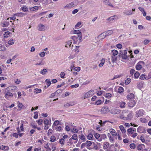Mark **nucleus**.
<instances>
[{
  "instance_id": "1",
  "label": "nucleus",
  "mask_w": 151,
  "mask_h": 151,
  "mask_svg": "<svg viewBox=\"0 0 151 151\" xmlns=\"http://www.w3.org/2000/svg\"><path fill=\"white\" fill-rule=\"evenodd\" d=\"M9 88H7L6 89V92L4 93L5 94L4 97L8 100L9 98L12 97L13 96V94L11 92L8 91Z\"/></svg>"
},
{
  "instance_id": "2",
  "label": "nucleus",
  "mask_w": 151,
  "mask_h": 151,
  "mask_svg": "<svg viewBox=\"0 0 151 151\" xmlns=\"http://www.w3.org/2000/svg\"><path fill=\"white\" fill-rule=\"evenodd\" d=\"M93 143H94L93 142L90 141H87L86 142L83 143L81 144V148L82 149L86 146L87 148L88 149V147H90L92 145Z\"/></svg>"
},
{
  "instance_id": "3",
  "label": "nucleus",
  "mask_w": 151,
  "mask_h": 151,
  "mask_svg": "<svg viewBox=\"0 0 151 151\" xmlns=\"http://www.w3.org/2000/svg\"><path fill=\"white\" fill-rule=\"evenodd\" d=\"M128 111L127 110H124L120 116V117L122 119L124 120H125L126 117L128 114Z\"/></svg>"
},
{
  "instance_id": "4",
  "label": "nucleus",
  "mask_w": 151,
  "mask_h": 151,
  "mask_svg": "<svg viewBox=\"0 0 151 151\" xmlns=\"http://www.w3.org/2000/svg\"><path fill=\"white\" fill-rule=\"evenodd\" d=\"M145 63L143 61H139L136 65L135 68L137 70H140L142 68V66L144 65Z\"/></svg>"
},
{
  "instance_id": "5",
  "label": "nucleus",
  "mask_w": 151,
  "mask_h": 151,
  "mask_svg": "<svg viewBox=\"0 0 151 151\" xmlns=\"http://www.w3.org/2000/svg\"><path fill=\"white\" fill-rule=\"evenodd\" d=\"M110 111L111 113L113 114H118L121 112V110L119 109L116 108L111 109Z\"/></svg>"
},
{
  "instance_id": "6",
  "label": "nucleus",
  "mask_w": 151,
  "mask_h": 151,
  "mask_svg": "<svg viewBox=\"0 0 151 151\" xmlns=\"http://www.w3.org/2000/svg\"><path fill=\"white\" fill-rule=\"evenodd\" d=\"M135 11V9H133L132 10H126L125 12H124V13L127 15H130L134 14V13L133 12H134Z\"/></svg>"
},
{
  "instance_id": "7",
  "label": "nucleus",
  "mask_w": 151,
  "mask_h": 151,
  "mask_svg": "<svg viewBox=\"0 0 151 151\" xmlns=\"http://www.w3.org/2000/svg\"><path fill=\"white\" fill-rule=\"evenodd\" d=\"M109 111V109L108 107H103L101 108V112L102 114H107Z\"/></svg>"
},
{
  "instance_id": "8",
  "label": "nucleus",
  "mask_w": 151,
  "mask_h": 151,
  "mask_svg": "<svg viewBox=\"0 0 151 151\" xmlns=\"http://www.w3.org/2000/svg\"><path fill=\"white\" fill-rule=\"evenodd\" d=\"M46 28V26L41 24H40L38 25V30L40 31H44Z\"/></svg>"
},
{
  "instance_id": "9",
  "label": "nucleus",
  "mask_w": 151,
  "mask_h": 151,
  "mask_svg": "<svg viewBox=\"0 0 151 151\" xmlns=\"http://www.w3.org/2000/svg\"><path fill=\"white\" fill-rule=\"evenodd\" d=\"M143 114V110H139L136 112L135 116L137 117H138L142 116Z\"/></svg>"
},
{
  "instance_id": "10",
  "label": "nucleus",
  "mask_w": 151,
  "mask_h": 151,
  "mask_svg": "<svg viewBox=\"0 0 151 151\" xmlns=\"http://www.w3.org/2000/svg\"><path fill=\"white\" fill-rule=\"evenodd\" d=\"M127 54V50H124L123 51V53L120 57L123 59H127L128 58Z\"/></svg>"
},
{
  "instance_id": "11",
  "label": "nucleus",
  "mask_w": 151,
  "mask_h": 151,
  "mask_svg": "<svg viewBox=\"0 0 151 151\" xmlns=\"http://www.w3.org/2000/svg\"><path fill=\"white\" fill-rule=\"evenodd\" d=\"M75 6L74 3L73 2H72L69 3L68 4H67L66 6H65L64 8H67L68 9H71L72 7H73Z\"/></svg>"
},
{
  "instance_id": "12",
  "label": "nucleus",
  "mask_w": 151,
  "mask_h": 151,
  "mask_svg": "<svg viewBox=\"0 0 151 151\" xmlns=\"http://www.w3.org/2000/svg\"><path fill=\"white\" fill-rule=\"evenodd\" d=\"M132 113H128V114L126 117L125 120H130L132 119Z\"/></svg>"
},
{
  "instance_id": "13",
  "label": "nucleus",
  "mask_w": 151,
  "mask_h": 151,
  "mask_svg": "<svg viewBox=\"0 0 151 151\" xmlns=\"http://www.w3.org/2000/svg\"><path fill=\"white\" fill-rule=\"evenodd\" d=\"M14 41L12 39H11L8 42V44L6 45V47H8L9 45H13L14 43Z\"/></svg>"
},
{
  "instance_id": "14",
  "label": "nucleus",
  "mask_w": 151,
  "mask_h": 151,
  "mask_svg": "<svg viewBox=\"0 0 151 151\" xmlns=\"http://www.w3.org/2000/svg\"><path fill=\"white\" fill-rule=\"evenodd\" d=\"M134 96L133 93H130L128 94L127 96V99L129 100H132L134 99Z\"/></svg>"
},
{
  "instance_id": "15",
  "label": "nucleus",
  "mask_w": 151,
  "mask_h": 151,
  "mask_svg": "<svg viewBox=\"0 0 151 151\" xmlns=\"http://www.w3.org/2000/svg\"><path fill=\"white\" fill-rule=\"evenodd\" d=\"M94 135L95 138L99 142L101 141V139L100 138V134L98 133H95L94 134Z\"/></svg>"
},
{
  "instance_id": "16",
  "label": "nucleus",
  "mask_w": 151,
  "mask_h": 151,
  "mask_svg": "<svg viewBox=\"0 0 151 151\" xmlns=\"http://www.w3.org/2000/svg\"><path fill=\"white\" fill-rule=\"evenodd\" d=\"M11 34V32L9 31L5 32L3 35V37L4 38H8L10 36Z\"/></svg>"
},
{
  "instance_id": "17",
  "label": "nucleus",
  "mask_w": 151,
  "mask_h": 151,
  "mask_svg": "<svg viewBox=\"0 0 151 151\" xmlns=\"http://www.w3.org/2000/svg\"><path fill=\"white\" fill-rule=\"evenodd\" d=\"M109 132L111 135L113 136H115L117 135V133L115 130L112 128L109 129Z\"/></svg>"
},
{
  "instance_id": "18",
  "label": "nucleus",
  "mask_w": 151,
  "mask_h": 151,
  "mask_svg": "<svg viewBox=\"0 0 151 151\" xmlns=\"http://www.w3.org/2000/svg\"><path fill=\"white\" fill-rule=\"evenodd\" d=\"M137 131L138 132L140 133H144L145 130L143 127H139L137 128Z\"/></svg>"
},
{
  "instance_id": "19",
  "label": "nucleus",
  "mask_w": 151,
  "mask_h": 151,
  "mask_svg": "<svg viewBox=\"0 0 151 151\" xmlns=\"http://www.w3.org/2000/svg\"><path fill=\"white\" fill-rule=\"evenodd\" d=\"M93 94L92 93H90V92H88L84 95V98L85 99L86 98L90 97L92 96Z\"/></svg>"
},
{
  "instance_id": "20",
  "label": "nucleus",
  "mask_w": 151,
  "mask_h": 151,
  "mask_svg": "<svg viewBox=\"0 0 151 151\" xmlns=\"http://www.w3.org/2000/svg\"><path fill=\"white\" fill-rule=\"evenodd\" d=\"M136 103L134 101L131 100L129 102L128 106L130 107H133L135 104Z\"/></svg>"
},
{
  "instance_id": "21",
  "label": "nucleus",
  "mask_w": 151,
  "mask_h": 151,
  "mask_svg": "<svg viewBox=\"0 0 151 151\" xmlns=\"http://www.w3.org/2000/svg\"><path fill=\"white\" fill-rule=\"evenodd\" d=\"M6 48L5 47L3 43L1 42H0V50L4 51L5 50Z\"/></svg>"
},
{
  "instance_id": "22",
  "label": "nucleus",
  "mask_w": 151,
  "mask_h": 151,
  "mask_svg": "<svg viewBox=\"0 0 151 151\" xmlns=\"http://www.w3.org/2000/svg\"><path fill=\"white\" fill-rule=\"evenodd\" d=\"M135 130V129H132V128H130L127 129V132L129 134H133Z\"/></svg>"
},
{
  "instance_id": "23",
  "label": "nucleus",
  "mask_w": 151,
  "mask_h": 151,
  "mask_svg": "<svg viewBox=\"0 0 151 151\" xmlns=\"http://www.w3.org/2000/svg\"><path fill=\"white\" fill-rule=\"evenodd\" d=\"M115 17L113 16L109 17L107 19V20L110 23H113L114 22Z\"/></svg>"
},
{
  "instance_id": "24",
  "label": "nucleus",
  "mask_w": 151,
  "mask_h": 151,
  "mask_svg": "<svg viewBox=\"0 0 151 151\" xmlns=\"http://www.w3.org/2000/svg\"><path fill=\"white\" fill-rule=\"evenodd\" d=\"M87 138L89 140H93V137L92 134L89 133L87 136Z\"/></svg>"
},
{
  "instance_id": "25",
  "label": "nucleus",
  "mask_w": 151,
  "mask_h": 151,
  "mask_svg": "<svg viewBox=\"0 0 151 151\" xmlns=\"http://www.w3.org/2000/svg\"><path fill=\"white\" fill-rule=\"evenodd\" d=\"M109 146V144L108 142H104L103 145V148L104 149H107L108 148Z\"/></svg>"
},
{
  "instance_id": "26",
  "label": "nucleus",
  "mask_w": 151,
  "mask_h": 151,
  "mask_svg": "<svg viewBox=\"0 0 151 151\" xmlns=\"http://www.w3.org/2000/svg\"><path fill=\"white\" fill-rule=\"evenodd\" d=\"M72 43V42L71 41H68L65 42V46L66 47H70Z\"/></svg>"
},
{
  "instance_id": "27",
  "label": "nucleus",
  "mask_w": 151,
  "mask_h": 151,
  "mask_svg": "<svg viewBox=\"0 0 151 151\" xmlns=\"http://www.w3.org/2000/svg\"><path fill=\"white\" fill-rule=\"evenodd\" d=\"M2 24V26L3 27H7L9 25V22L4 21L3 22L1 23Z\"/></svg>"
},
{
  "instance_id": "28",
  "label": "nucleus",
  "mask_w": 151,
  "mask_h": 151,
  "mask_svg": "<svg viewBox=\"0 0 151 151\" xmlns=\"http://www.w3.org/2000/svg\"><path fill=\"white\" fill-rule=\"evenodd\" d=\"M145 145L143 144L139 145L137 146V150H141L145 148Z\"/></svg>"
},
{
  "instance_id": "29",
  "label": "nucleus",
  "mask_w": 151,
  "mask_h": 151,
  "mask_svg": "<svg viewBox=\"0 0 151 151\" xmlns=\"http://www.w3.org/2000/svg\"><path fill=\"white\" fill-rule=\"evenodd\" d=\"M119 129L123 133H124L126 132V130L123 125H121L119 127Z\"/></svg>"
},
{
  "instance_id": "30",
  "label": "nucleus",
  "mask_w": 151,
  "mask_h": 151,
  "mask_svg": "<svg viewBox=\"0 0 151 151\" xmlns=\"http://www.w3.org/2000/svg\"><path fill=\"white\" fill-rule=\"evenodd\" d=\"M77 138L78 136L77 134H74L73 135L72 137L69 139V141L71 140L72 139L75 140H77Z\"/></svg>"
},
{
  "instance_id": "31",
  "label": "nucleus",
  "mask_w": 151,
  "mask_h": 151,
  "mask_svg": "<svg viewBox=\"0 0 151 151\" xmlns=\"http://www.w3.org/2000/svg\"><path fill=\"white\" fill-rule=\"evenodd\" d=\"M108 136L110 142L111 143H113L114 142V139L113 137H112V136L110 135L109 133H108Z\"/></svg>"
},
{
  "instance_id": "32",
  "label": "nucleus",
  "mask_w": 151,
  "mask_h": 151,
  "mask_svg": "<svg viewBox=\"0 0 151 151\" xmlns=\"http://www.w3.org/2000/svg\"><path fill=\"white\" fill-rule=\"evenodd\" d=\"M105 59L104 58H102L101 60V62L99 64V66L100 67H102L104 65L105 63Z\"/></svg>"
},
{
  "instance_id": "33",
  "label": "nucleus",
  "mask_w": 151,
  "mask_h": 151,
  "mask_svg": "<svg viewBox=\"0 0 151 151\" xmlns=\"http://www.w3.org/2000/svg\"><path fill=\"white\" fill-rule=\"evenodd\" d=\"M124 88L123 87L121 86L119 87L118 89V92L119 93H122L124 92Z\"/></svg>"
},
{
  "instance_id": "34",
  "label": "nucleus",
  "mask_w": 151,
  "mask_h": 151,
  "mask_svg": "<svg viewBox=\"0 0 151 151\" xmlns=\"http://www.w3.org/2000/svg\"><path fill=\"white\" fill-rule=\"evenodd\" d=\"M49 143H47L44 146L45 148L47 149V151H51V149L49 146Z\"/></svg>"
},
{
  "instance_id": "35",
  "label": "nucleus",
  "mask_w": 151,
  "mask_h": 151,
  "mask_svg": "<svg viewBox=\"0 0 151 151\" xmlns=\"http://www.w3.org/2000/svg\"><path fill=\"white\" fill-rule=\"evenodd\" d=\"M113 33V31L112 30H109L107 31L105 33L106 36H109L111 35Z\"/></svg>"
},
{
  "instance_id": "36",
  "label": "nucleus",
  "mask_w": 151,
  "mask_h": 151,
  "mask_svg": "<svg viewBox=\"0 0 151 151\" xmlns=\"http://www.w3.org/2000/svg\"><path fill=\"white\" fill-rule=\"evenodd\" d=\"M119 104V106L121 108H124L125 107V105L126 104V103L125 102L122 101Z\"/></svg>"
},
{
  "instance_id": "37",
  "label": "nucleus",
  "mask_w": 151,
  "mask_h": 151,
  "mask_svg": "<svg viewBox=\"0 0 151 151\" xmlns=\"http://www.w3.org/2000/svg\"><path fill=\"white\" fill-rule=\"evenodd\" d=\"M111 52L113 56H115L118 54V51L114 50H112Z\"/></svg>"
},
{
  "instance_id": "38",
  "label": "nucleus",
  "mask_w": 151,
  "mask_h": 151,
  "mask_svg": "<svg viewBox=\"0 0 151 151\" xmlns=\"http://www.w3.org/2000/svg\"><path fill=\"white\" fill-rule=\"evenodd\" d=\"M79 137L81 139L83 140V141H86V138L83 134H81V135L79 136Z\"/></svg>"
},
{
  "instance_id": "39",
  "label": "nucleus",
  "mask_w": 151,
  "mask_h": 151,
  "mask_svg": "<svg viewBox=\"0 0 151 151\" xmlns=\"http://www.w3.org/2000/svg\"><path fill=\"white\" fill-rule=\"evenodd\" d=\"M14 15L18 17H22L24 15V14L23 13L20 12L17 13Z\"/></svg>"
},
{
  "instance_id": "40",
  "label": "nucleus",
  "mask_w": 151,
  "mask_h": 151,
  "mask_svg": "<svg viewBox=\"0 0 151 151\" xmlns=\"http://www.w3.org/2000/svg\"><path fill=\"white\" fill-rule=\"evenodd\" d=\"M131 81V79L130 78H128L125 80L124 83L126 85H128L130 83Z\"/></svg>"
},
{
  "instance_id": "41",
  "label": "nucleus",
  "mask_w": 151,
  "mask_h": 151,
  "mask_svg": "<svg viewBox=\"0 0 151 151\" xmlns=\"http://www.w3.org/2000/svg\"><path fill=\"white\" fill-rule=\"evenodd\" d=\"M59 124H60V122L58 120H56L53 123V126H56Z\"/></svg>"
},
{
  "instance_id": "42",
  "label": "nucleus",
  "mask_w": 151,
  "mask_h": 151,
  "mask_svg": "<svg viewBox=\"0 0 151 151\" xmlns=\"http://www.w3.org/2000/svg\"><path fill=\"white\" fill-rule=\"evenodd\" d=\"M78 129L76 128L75 127H74L71 129V132L72 133H78Z\"/></svg>"
},
{
  "instance_id": "43",
  "label": "nucleus",
  "mask_w": 151,
  "mask_h": 151,
  "mask_svg": "<svg viewBox=\"0 0 151 151\" xmlns=\"http://www.w3.org/2000/svg\"><path fill=\"white\" fill-rule=\"evenodd\" d=\"M41 89L36 88L35 89L34 92L36 93H38L41 92Z\"/></svg>"
},
{
  "instance_id": "44",
  "label": "nucleus",
  "mask_w": 151,
  "mask_h": 151,
  "mask_svg": "<svg viewBox=\"0 0 151 151\" xmlns=\"http://www.w3.org/2000/svg\"><path fill=\"white\" fill-rule=\"evenodd\" d=\"M105 96L107 98H111L112 97V94L110 93H107L105 94Z\"/></svg>"
},
{
  "instance_id": "45",
  "label": "nucleus",
  "mask_w": 151,
  "mask_h": 151,
  "mask_svg": "<svg viewBox=\"0 0 151 151\" xmlns=\"http://www.w3.org/2000/svg\"><path fill=\"white\" fill-rule=\"evenodd\" d=\"M71 38L74 41V42L75 43H76L77 41V37L76 36H71Z\"/></svg>"
},
{
  "instance_id": "46",
  "label": "nucleus",
  "mask_w": 151,
  "mask_h": 151,
  "mask_svg": "<svg viewBox=\"0 0 151 151\" xmlns=\"http://www.w3.org/2000/svg\"><path fill=\"white\" fill-rule=\"evenodd\" d=\"M111 60L113 63L115 62L117 60V57L115 56H112L111 57Z\"/></svg>"
},
{
  "instance_id": "47",
  "label": "nucleus",
  "mask_w": 151,
  "mask_h": 151,
  "mask_svg": "<svg viewBox=\"0 0 151 151\" xmlns=\"http://www.w3.org/2000/svg\"><path fill=\"white\" fill-rule=\"evenodd\" d=\"M45 82L48 85L47 87H49L51 84V81L50 79H46L45 80Z\"/></svg>"
},
{
  "instance_id": "48",
  "label": "nucleus",
  "mask_w": 151,
  "mask_h": 151,
  "mask_svg": "<svg viewBox=\"0 0 151 151\" xmlns=\"http://www.w3.org/2000/svg\"><path fill=\"white\" fill-rule=\"evenodd\" d=\"M77 37L78 38V40H81L82 39V34H81V32L80 33L78 34L77 35Z\"/></svg>"
},
{
  "instance_id": "49",
  "label": "nucleus",
  "mask_w": 151,
  "mask_h": 151,
  "mask_svg": "<svg viewBox=\"0 0 151 151\" xmlns=\"http://www.w3.org/2000/svg\"><path fill=\"white\" fill-rule=\"evenodd\" d=\"M65 141V140L64 139L62 138L60 139L59 142L61 144L64 145V144Z\"/></svg>"
},
{
  "instance_id": "50",
  "label": "nucleus",
  "mask_w": 151,
  "mask_h": 151,
  "mask_svg": "<svg viewBox=\"0 0 151 151\" xmlns=\"http://www.w3.org/2000/svg\"><path fill=\"white\" fill-rule=\"evenodd\" d=\"M21 9H22L23 11L24 12H27L28 11V9L27 8V7L26 6H24L23 7L21 8Z\"/></svg>"
},
{
  "instance_id": "51",
  "label": "nucleus",
  "mask_w": 151,
  "mask_h": 151,
  "mask_svg": "<svg viewBox=\"0 0 151 151\" xmlns=\"http://www.w3.org/2000/svg\"><path fill=\"white\" fill-rule=\"evenodd\" d=\"M45 64V62L42 60H41L40 62L39 63H36L35 65H44Z\"/></svg>"
},
{
  "instance_id": "52",
  "label": "nucleus",
  "mask_w": 151,
  "mask_h": 151,
  "mask_svg": "<svg viewBox=\"0 0 151 151\" xmlns=\"http://www.w3.org/2000/svg\"><path fill=\"white\" fill-rule=\"evenodd\" d=\"M102 103V101L101 100H98L95 102V104L97 105L101 104Z\"/></svg>"
},
{
  "instance_id": "53",
  "label": "nucleus",
  "mask_w": 151,
  "mask_h": 151,
  "mask_svg": "<svg viewBox=\"0 0 151 151\" xmlns=\"http://www.w3.org/2000/svg\"><path fill=\"white\" fill-rule=\"evenodd\" d=\"M18 106L19 108L21 109L23 106L22 103H20L19 101L17 103Z\"/></svg>"
},
{
  "instance_id": "54",
  "label": "nucleus",
  "mask_w": 151,
  "mask_h": 151,
  "mask_svg": "<svg viewBox=\"0 0 151 151\" xmlns=\"http://www.w3.org/2000/svg\"><path fill=\"white\" fill-rule=\"evenodd\" d=\"M106 137V136L105 134H103L100 136V138L101 139V141L102 139H104Z\"/></svg>"
},
{
  "instance_id": "55",
  "label": "nucleus",
  "mask_w": 151,
  "mask_h": 151,
  "mask_svg": "<svg viewBox=\"0 0 151 151\" xmlns=\"http://www.w3.org/2000/svg\"><path fill=\"white\" fill-rule=\"evenodd\" d=\"M8 147L3 146V145H2V146L0 148V149L5 150H8Z\"/></svg>"
},
{
  "instance_id": "56",
  "label": "nucleus",
  "mask_w": 151,
  "mask_h": 151,
  "mask_svg": "<svg viewBox=\"0 0 151 151\" xmlns=\"http://www.w3.org/2000/svg\"><path fill=\"white\" fill-rule=\"evenodd\" d=\"M34 114L35 115L34 116V118L35 119H37L38 118V113L37 111H36L34 112Z\"/></svg>"
},
{
  "instance_id": "57",
  "label": "nucleus",
  "mask_w": 151,
  "mask_h": 151,
  "mask_svg": "<svg viewBox=\"0 0 151 151\" xmlns=\"http://www.w3.org/2000/svg\"><path fill=\"white\" fill-rule=\"evenodd\" d=\"M46 72H47V70L46 69H44L42 70L40 73L41 74L44 75L46 74Z\"/></svg>"
},
{
  "instance_id": "58",
  "label": "nucleus",
  "mask_w": 151,
  "mask_h": 151,
  "mask_svg": "<svg viewBox=\"0 0 151 151\" xmlns=\"http://www.w3.org/2000/svg\"><path fill=\"white\" fill-rule=\"evenodd\" d=\"M81 32L79 30H75L73 31V33L75 34H77V35Z\"/></svg>"
},
{
  "instance_id": "59",
  "label": "nucleus",
  "mask_w": 151,
  "mask_h": 151,
  "mask_svg": "<svg viewBox=\"0 0 151 151\" xmlns=\"http://www.w3.org/2000/svg\"><path fill=\"white\" fill-rule=\"evenodd\" d=\"M106 34H105V35H104L103 33H102V34H100L99 35V37H100L102 38V39H104V38H105L106 37Z\"/></svg>"
},
{
  "instance_id": "60",
  "label": "nucleus",
  "mask_w": 151,
  "mask_h": 151,
  "mask_svg": "<svg viewBox=\"0 0 151 151\" xmlns=\"http://www.w3.org/2000/svg\"><path fill=\"white\" fill-rule=\"evenodd\" d=\"M150 42V40H148L146 39L145 40H144L143 43L144 44L146 45H147Z\"/></svg>"
},
{
  "instance_id": "61",
  "label": "nucleus",
  "mask_w": 151,
  "mask_h": 151,
  "mask_svg": "<svg viewBox=\"0 0 151 151\" xmlns=\"http://www.w3.org/2000/svg\"><path fill=\"white\" fill-rule=\"evenodd\" d=\"M129 146L132 149H134L135 147V144L134 143H132Z\"/></svg>"
},
{
  "instance_id": "62",
  "label": "nucleus",
  "mask_w": 151,
  "mask_h": 151,
  "mask_svg": "<svg viewBox=\"0 0 151 151\" xmlns=\"http://www.w3.org/2000/svg\"><path fill=\"white\" fill-rule=\"evenodd\" d=\"M36 122H37L39 125H41L42 124L43 121L42 119H40L36 121Z\"/></svg>"
},
{
  "instance_id": "63",
  "label": "nucleus",
  "mask_w": 151,
  "mask_h": 151,
  "mask_svg": "<svg viewBox=\"0 0 151 151\" xmlns=\"http://www.w3.org/2000/svg\"><path fill=\"white\" fill-rule=\"evenodd\" d=\"M139 74L138 72H136L134 75V77L136 78H137L139 76Z\"/></svg>"
},
{
  "instance_id": "64",
  "label": "nucleus",
  "mask_w": 151,
  "mask_h": 151,
  "mask_svg": "<svg viewBox=\"0 0 151 151\" xmlns=\"http://www.w3.org/2000/svg\"><path fill=\"white\" fill-rule=\"evenodd\" d=\"M65 130L68 132H69L70 130V127L68 125H66L65 126Z\"/></svg>"
}]
</instances>
